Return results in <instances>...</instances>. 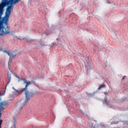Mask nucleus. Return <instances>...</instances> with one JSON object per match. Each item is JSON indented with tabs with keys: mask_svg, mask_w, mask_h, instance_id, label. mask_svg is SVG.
<instances>
[{
	"mask_svg": "<svg viewBox=\"0 0 128 128\" xmlns=\"http://www.w3.org/2000/svg\"><path fill=\"white\" fill-rule=\"evenodd\" d=\"M20 0H2V4H0V10H2L4 6H8L6 9V12L5 14V17L4 20H6V22H8V18L10 16V12L12 8V4H16V2H18Z\"/></svg>",
	"mask_w": 128,
	"mask_h": 128,
	"instance_id": "nucleus-1",
	"label": "nucleus"
},
{
	"mask_svg": "<svg viewBox=\"0 0 128 128\" xmlns=\"http://www.w3.org/2000/svg\"><path fill=\"white\" fill-rule=\"evenodd\" d=\"M23 82L24 84H26L25 86V88H22L20 90L21 92H24V90H28V87L30 86V84H34V82L33 80L26 82V78H23Z\"/></svg>",
	"mask_w": 128,
	"mask_h": 128,
	"instance_id": "nucleus-2",
	"label": "nucleus"
},
{
	"mask_svg": "<svg viewBox=\"0 0 128 128\" xmlns=\"http://www.w3.org/2000/svg\"><path fill=\"white\" fill-rule=\"evenodd\" d=\"M24 92H25V102H28V100H30V98H32L34 96V94L29 92L28 90H24Z\"/></svg>",
	"mask_w": 128,
	"mask_h": 128,
	"instance_id": "nucleus-3",
	"label": "nucleus"
},
{
	"mask_svg": "<svg viewBox=\"0 0 128 128\" xmlns=\"http://www.w3.org/2000/svg\"><path fill=\"white\" fill-rule=\"evenodd\" d=\"M10 34V28L7 26L6 28L4 26L0 27V36H4V34Z\"/></svg>",
	"mask_w": 128,
	"mask_h": 128,
	"instance_id": "nucleus-4",
	"label": "nucleus"
},
{
	"mask_svg": "<svg viewBox=\"0 0 128 128\" xmlns=\"http://www.w3.org/2000/svg\"><path fill=\"white\" fill-rule=\"evenodd\" d=\"M28 104V102H26V100L24 101L21 100L20 102L17 103L18 107L20 108V110H22V108L26 106Z\"/></svg>",
	"mask_w": 128,
	"mask_h": 128,
	"instance_id": "nucleus-5",
	"label": "nucleus"
},
{
	"mask_svg": "<svg viewBox=\"0 0 128 128\" xmlns=\"http://www.w3.org/2000/svg\"><path fill=\"white\" fill-rule=\"evenodd\" d=\"M0 100H2L1 98H0V112H2L4 110V107L6 106H8V103L5 101L0 102Z\"/></svg>",
	"mask_w": 128,
	"mask_h": 128,
	"instance_id": "nucleus-6",
	"label": "nucleus"
},
{
	"mask_svg": "<svg viewBox=\"0 0 128 128\" xmlns=\"http://www.w3.org/2000/svg\"><path fill=\"white\" fill-rule=\"evenodd\" d=\"M106 88V85L104 84H102L100 85L98 90H102V88Z\"/></svg>",
	"mask_w": 128,
	"mask_h": 128,
	"instance_id": "nucleus-7",
	"label": "nucleus"
},
{
	"mask_svg": "<svg viewBox=\"0 0 128 128\" xmlns=\"http://www.w3.org/2000/svg\"><path fill=\"white\" fill-rule=\"evenodd\" d=\"M4 52L10 56V58H12V52H10V51H4Z\"/></svg>",
	"mask_w": 128,
	"mask_h": 128,
	"instance_id": "nucleus-8",
	"label": "nucleus"
},
{
	"mask_svg": "<svg viewBox=\"0 0 128 128\" xmlns=\"http://www.w3.org/2000/svg\"><path fill=\"white\" fill-rule=\"evenodd\" d=\"M16 78H18V82H22V80H24V78H20L18 76H16Z\"/></svg>",
	"mask_w": 128,
	"mask_h": 128,
	"instance_id": "nucleus-9",
	"label": "nucleus"
},
{
	"mask_svg": "<svg viewBox=\"0 0 128 128\" xmlns=\"http://www.w3.org/2000/svg\"><path fill=\"white\" fill-rule=\"evenodd\" d=\"M12 58H14V57L16 56V54L14 53V51H12Z\"/></svg>",
	"mask_w": 128,
	"mask_h": 128,
	"instance_id": "nucleus-10",
	"label": "nucleus"
},
{
	"mask_svg": "<svg viewBox=\"0 0 128 128\" xmlns=\"http://www.w3.org/2000/svg\"><path fill=\"white\" fill-rule=\"evenodd\" d=\"M34 42V40H26V42H28V44H32V42Z\"/></svg>",
	"mask_w": 128,
	"mask_h": 128,
	"instance_id": "nucleus-11",
	"label": "nucleus"
},
{
	"mask_svg": "<svg viewBox=\"0 0 128 128\" xmlns=\"http://www.w3.org/2000/svg\"><path fill=\"white\" fill-rule=\"evenodd\" d=\"M0 112L2 111H0V116H2V113H0ZM2 120H0V128H2Z\"/></svg>",
	"mask_w": 128,
	"mask_h": 128,
	"instance_id": "nucleus-12",
	"label": "nucleus"
},
{
	"mask_svg": "<svg viewBox=\"0 0 128 128\" xmlns=\"http://www.w3.org/2000/svg\"><path fill=\"white\" fill-rule=\"evenodd\" d=\"M87 68H87V70H88L89 68H90V70H92V68H90V66H87Z\"/></svg>",
	"mask_w": 128,
	"mask_h": 128,
	"instance_id": "nucleus-13",
	"label": "nucleus"
},
{
	"mask_svg": "<svg viewBox=\"0 0 128 128\" xmlns=\"http://www.w3.org/2000/svg\"><path fill=\"white\" fill-rule=\"evenodd\" d=\"M126 78V76H124L123 77H122V80H124V78Z\"/></svg>",
	"mask_w": 128,
	"mask_h": 128,
	"instance_id": "nucleus-14",
	"label": "nucleus"
},
{
	"mask_svg": "<svg viewBox=\"0 0 128 128\" xmlns=\"http://www.w3.org/2000/svg\"><path fill=\"white\" fill-rule=\"evenodd\" d=\"M105 94H108V93L104 92Z\"/></svg>",
	"mask_w": 128,
	"mask_h": 128,
	"instance_id": "nucleus-15",
	"label": "nucleus"
},
{
	"mask_svg": "<svg viewBox=\"0 0 128 128\" xmlns=\"http://www.w3.org/2000/svg\"><path fill=\"white\" fill-rule=\"evenodd\" d=\"M14 118V122H16V118Z\"/></svg>",
	"mask_w": 128,
	"mask_h": 128,
	"instance_id": "nucleus-16",
	"label": "nucleus"
},
{
	"mask_svg": "<svg viewBox=\"0 0 128 128\" xmlns=\"http://www.w3.org/2000/svg\"><path fill=\"white\" fill-rule=\"evenodd\" d=\"M56 40H58V38H57V39H56Z\"/></svg>",
	"mask_w": 128,
	"mask_h": 128,
	"instance_id": "nucleus-17",
	"label": "nucleus"
},
{
	"mask_svg": "<svg viewBox=\"0 0 128 128\" xmlns=\"http://www.w3.org/2000/svg\"><path fill=\"white\" fill-rule=\"evenodd\" d=\"M13 89H14V90H15V89H14V88H13Z\"/></svg>",
	"mask_w": 128,
	"mask_h": 128,
	"instance_id": "nucleus-18",
	"label": "nucleus"
},
{
	"mask_svg": "<svg viewBox=\"0 0 128 128\" xmlns=\"http://www.w3.org/2000/svg\"><path fill=\"white\" fill-rule=\"evenodd\" d=\"M0 96H2V94L0 93Z\"/></svg>",
	"mask_w": 128,
	"mask_h": 128,
	"instance_id": "nucleus-19",
	"label": "nucleus"
}]
</instances>
